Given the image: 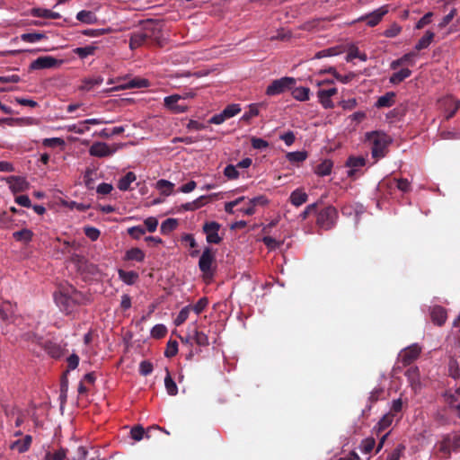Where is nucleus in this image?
Here are the masks:
<instances>
[{"label":"nucleus","mask_w":460,"mask_h":460,"mask_svg":"<svg viewBox=\"0 0 460 460\" xmlns=\"http://www.w3.org/2000/svg\"><path fill=\"white\" fill-rule=\"evenodd\" d=\"M55 301L61 311L71 314L76 305L82 303L83 295L73 287L62 288L54 296Z\"/></svg>","instance_id":"1"},{"label":"nucleus","mask_w":460,"mask_h":460,"mask_svg":"<svg viewBox=\"0 0 460 460\" xmlns=\"http://www.w3.org/2000/svg\"><path fill=\"white\" fill-rule=\"evenodd\" d=\"M366 138L371 145L373 158L378 160L386 155L388 146L392 141L388 135L380 131H373L367 133Z\"/></svg>","instance_id":"2"},{"label":"nucleus","mask_w":460,"mask_h":460,"mask_svg":"<svg viewBox=\"0 0 460 460\" xmlns=\"http://www.w3.org/2000/svg\"><path fill=\"white\" fill-rule=\"evenodd\" d=\"M199 268L203 273L204 278L212 279L216 272V252L210 248L206 247L199 257Z\"/></svg>","instance_id":"3"},{"label":"nucleus","mask_w":460,"mask_h":460,"mask_svg":"<svg viewBox=\"0 0 460 460\" xmlns=\"http://www.w3.org/2000/svg\"><path fill=\"white\" fill-rule=\"evenodd\" d=\"M338 211L333 206H328L317 213L316 225L323 230L332 229L337 221Z\"/></svg>","instance_id":"4"},{"label":"nucleus","mask_w":460,"mask_h":460,"mask_svg":"<svg viewBox=\"0 0 460 460\" xmlns=\"http://www.w3.org/2000/svg\"><path fill=\"white\" fill-rule=\"evenodd\" d=\"M438 450L441 454L440 457L449 458L452 451L460 450V436H445L438 444Z\"/></svg>","instance_id":"5"},{"label":"nucleus","mask_w":460,"mask_h":460,"mask_svg":"<svg viewBox=\"0 0 460 460\" xmlns=\"http://www.w3.org/2000/svg\"><path fill=\"white\" fill-rule=\"evenodd\" d=\"M296 84V80L293 77L285 76L280 79L272 81V83L267 87L266 94L269 96H274L280 94L287 90L293 88Z\"/></svg>","instance_id":"6"},{"label":"nucleus","mask_w":460,"mask_h":460,"mask_svg":"<svg viewBox=\"0 0 460 460\" xmlns=\"http://www.w3.org/2000/svg\"><path fill=\"white\" fill-rule=\"evenodd\" d=\"M141 30L144 34H146V40L149 43L161 45L162 31L158 23L148 20L144 22Z\"/></svg>","instance_id":"7"},{"label":"nucleus","mask_w":460,"mask_h":460,"mask_svg":"<svg viewBox=\"0 0 460 460\" xmlns=\"http://www.w3.org/2000/svg\"><path fill=\"white\" fill-rule=\"evenodd\" d=\"M420 352L421 348L418 344L414 343L400 352L399 361L403 367L410 366L419 358Z\"/></svg>","instance_id":"8"},{"label":"nucleus","mask_w":460,"mask_h":460,"mask_svg":"<svg viewBox=\"0 0 460 460\" xmlns=\"http://www.w3.org/2000/svg\"><path fill=\"white\" fill-rule=\"evenodd\" d=\"M220 227L221 225L216 221H208L203 225L202 229L208 243L218 244L222 242V237L218 234Z\"/></svg>","instance_id":"9"},{"label":"nucleus","mask_w":460,"mask_h":460,"mask_svg":"<svg viewBox=\"0 0 460 460\" xmlns=\"http://www.w3.org/2000/svg\"><path fill=\"white\" fill-rule=\"evenodd\" d=\"M62 63V60H58L51 56H43L33 60L30 65V69L39 70L55 67Z\"/></svg>","instance_id":"10"},{"label":"nucleus","mask_w":460,"mask_h":460,"mask_svg":"<svg viewBox=\"0 0 460 460\" xmlns=\"http://www.w3.org/2000/svg\"><path fill=\"white\" fill-rule=\"evenodd\" d=\"M387 12L386 7H380L370 13L359 17L358 22L365 21L368 26L375 27L381 22Z\"/></svg>","instance_id":"11"},{"label":"nucleus","mask_w":460,"mask_h":460,"mask_svg":"<svg viewBox=\"0 0 460 460\" xmlns=\"http://www.w3.org/2000/svg\"><path fill=\"white\" fill-rule=\"evenodd\" d=\"M182 99L181 95L172 94L166 96L164 100V106L172 111L173 113H183L187 111V106L179 104V101Z\"/></svg>","instance_id":"12"},{"label":"nucleus","mask_w":460,"mask_h":460,"mask_svg":"<svg viewBox=\"0 0 460 460\" xmlns=\"http://www.w3.org/2000/svg\"><path fill=\"white\" fill-rule=\"evenodd\" d=\"M115 149H111L110 146L104 142H95L89 149L92 156L95 157H107L114 154Z\"/></svg>","instance_id":"13"},{"label":"nucleus","mask_w":460,"mask_h":460,"mask_svg":"<svg viewBox=\"0 0 460 460\" xmlns=\"http://www.w3.org/2000/svg\"><path fill=\"white\" fill-rule=\"evenodd\" d=\"M32 437L31 435H25L22 438L11 441L9 448L13 451L18 452L19 454H22L30 449Z\"/></svg>","instance_id":"14"},{"label":"nucleus","mask_w":460,"mask_h":460,"mask_svg":"<svg viewBox=\"0 0 460 460\" xmlns=\"http://www.w3.org/2000/svg\"><path fill=\"white\" fill-rule=\"evenodd\" d=\"M338 93L337 88L332 87L329 89H320L317 92V96L319 99V102L325 109H332L334 107V104L332 101L331 100V97L335 95Z\"/></svg>","instance_id":"15"},{"label":"nucleus","mask_w":460,"mask_h":460,"mask_svg":"<svg viewBox=\"0 0 460 460\" xmlns=\"http://www.w3.org/2000/svg\"><path fill=\"white\" fill-rule=\"evenodd\" d=\"M366 164V159L363 156H349L346 161V166L349 168L348 176L355 178L359 168Z\"/></svg>","instance_id":"16"},{"label":"nucleus","mask_w":460,"mask_h":460,"mask_svg":"<svg viewBox=\"0 0 460 460\" xmlns=\"http://www.w3.org/2000/svg\"><path fill=\"white\" fill-rule=\"evenodd\" d=\"M41 348L53 358H59L64 353L61 346L51 340H45Z\"/></svg>","instance_id":"17"},{"label":"nucleus","mask_w":460,"mask_h":460,"mask_svg":"<svg viewBox=\"0 0 460 460\" xmlns=\"http://www.w3.org/2000/svg\"><path fill=\"white\" fill-rule=\"evenodd\" d=\"M189 330L193 333V341L198 346L208 347L209 345L208 335L198 330L196 323L190 324Z\"/></svg>","instance_id":"18"},{"label":"nucleus","mask_w":460,"mask_h":460,"mask_svg":"<svg viewBox=\"0 0 460 460\" xmlns=\"http://www.w3.org/2000/svg\"><path fill=\"white\" fill-rule=\"evenodd\" d=\"M10 190L13 192H21L28 188V182L22 177L11 176L6 178Z\"/></svg>","instance_id":"19"},{"label":"nucleus","mask_w":460,"mask_h":460,"mask_svg":"<svg viewBox=\"0 0 460 460\" xmlns=\"http://www.w3.org/2000/svg\"><path fill=\"white\" fill-rule=\"evenodd\" d=\"M149 44L146 40V34H144L142 30L135 31L131 34L129 39V48L134 50L143 45Z\"/></svg>","instance_id":"20"},{"label":"nucleus","mask_w":460,"mask_h":460,"mask_svg":"<svg viewBox=\"0 0 460 460\" xmlns=\"http://www.w3.org/2000/svg\"><path fill=\"white\" fill-rule=\"evenodd\" d=\"M430 316L432 322L438 326H442L447 318L446 309L440 305H436L432 308Z\"/></svg>","instance_id":"21"},{"label":"nucleus","mask_w":460,"mask_h":460,"mask_svg":"<svg viewBox=\"0 0 460 460\" xmlns=\"http://www.w3.org/2000/svg\"><path fill=\"white\" fill-rule=\"evenodd\" d=\"M151 429L164 430L159 426H153L149 428L146 431H145L144 428L141 425H137L131 429L130 435L132 439H134L135 441H140L144 438V436H146V438H150L149 432Z\"/></svg>","instance_id":"22"},{"label":"nucleus","mask_w":460,"mask_h":460,"mask_svg":"<svg viewBox=\"0 0 460 460\" xmlns=\"http://www.w3.org/2000/svg\"><path fill=\"white\" fill-rule=\"evenodd\" d=\"M308 196L307 194L300 190L296 189L291 192L289 199L292 205L295 207H299L307 201Z\"/></svg>","instance_id":"23"},{"label":"nucleus","mask_w":460,"mask_h":460,"mask_svg":"<svg viewBox=\"0 0 460 460\" xmlns=\"http://www.w3.org/2000/svg\"><path fill=\"white\" fill-rule=\"evenodd\" d=\"M6 418H13V424L15 427H20L23 421L24 417L19 409L16 407L6 408L4 410Z\"/></svg>","instance_id":"24"},{"label":"nucleus","mask_w":460,"mask_h":460,"mask_svg":"<svg viewBox=\"0 0 460 460\" xmlns=\"http://www.w3.org/2000/svg\"><path fill=\"white\" fill-rule=\"evenodd\" d=\"M394 99L395 93L394 92H388L377 99L376 106L377 108L391 107L395 102Z\"/></svg>","instance_id":"25"},{"label":"nucleus","mask_w":460,"mask_h":460,"mask_svg":"<svg viewBox=\"0 0 460 460\" xmlns=\"http://www.w3.org/2000/svg\"><path fill=\"white\" fill-rule=\"evenodd\" d=\"M98 49L95 45H88L85 47H78L73 49V52L81 59L86 58L88 56H93Z\"/></svg>","instance_id":"26"},{"label":"nucleus","mask_w":460,"mask_h":460,"mask_svg":"<svg viewBox=\"0 0 460 460\" xmlns=\"http://www.w3.org/2000/svg\"><path fill=\"white\" fill-rule=\"evenodd\" d=\"M124 259L126 261L142 262L145 260V252L139 248H131L126 252Z\"/></svg>","instance_id":"27"},{"label":"nucleus","mask_w":460,"mask_h":460,"mask_svg":"<svg viewBox=\"0 0 460 460\" xmlns=\"http://www.w3.org/2000/svg\"><path fill=\"white\" fill-rule=\"evenodd\" d=\"M136 179V174L133 172H128L126 173V175L119 180L118 188L123 191L128 190L130 187V184L135 181Z\"/></svg>","instance_id":"28"},{"label":"nucleus","mask_w":460,"mask_h":460,"mask_svg":"<svg viewBox=\"0 0 460 460\" xmlns=\"http://www.w3.org/2000/svg\"><path fill=\"white\" fill-rule=\"evenodd\" d=\"M411 75V71L409 68H402L400 71L394 73L390 76L389 82L393 84H398L408 78Z\"/></svg>","instance_id":"29"},{"label":"nucleus","mask_w":460,"mask_h":460,"mask_svg":"<svg viewBox=\"0 0 460 460\" xmlns=\"http://www.w3.org/2000/svg\"><path fill=\"white\" fill-rule=\"evenodd\" d=\"M435 37L434 32L430 31H427L425 34L419 40L415 46V49L420 51L421 49H427L430 43L432 42Z\"/></svg>","instance_id":"30"},{"label":"nucleus","mask_w":460,"mask_h":460,"mask_svg":"<svg viewBox=\"0 0 460 460\" xmlns=\"http://www.w3.org/2000/svg\"><path fill=\"white\" fill-rule=\"evenodd\" d=\"M32 236L33 233L28 228H22L13 233V237L14 240L22 242L24 243H29L32 239Z\"/></svg>","instance_id":"31"},{"label":"nucleus","mask_w":460,"mask_h":460,"mask_svg":"<svg viewBox=\"0 0 460 460\" xmlns=\"http://www.w3.org/2000/svg\"><path fill=\"white\" fill-rule=\"evenodd\" d=\"M332 166L333 163L329 159H325L316 166L314 172L319 176H326L331 174Z\"/></svg>","instance_id":"32"},{"label":"nucleus","mask_w":460,"mask_h":460,"mask_svg":"<svg viewBox=\"0 0 460 460\" xmlns=\"http://www.w3.org/2000/svg\"><path fill=\"white\" fill-rule=\"evenodd\" d=\"M76 19L86 24H93L97 21L95 14L93 12L86 10L80 11L76 14Z\"/></svg>","instance_id":"33"},{"label":"nucleus","mask_w":460,"mask_h":460,"mask_svg":"<svg viewBox=\"0 0 460 460\" xmlns=\"http://www.w3.org/2000/svg\"><path fill=\"white\" fill-rule=\"evenodd\" d=\"M164 385L168 394L174 396L178 393V387L176 383L171 376L169 370L166 368V376L164 378Z\"/></svg>","instance_id":"34"},{"label":"nucleus","mask_w":460,"mask_h":460,"mask_svg":"<svg viewBox=\"0 0 460 460\" xmlns=\"http://www.w3.org/2000/svg\"><path fill=\"white\" fill-rule=\"evenodd\" d=\"M177 226H178L177 219L167 218L162 223V225L160 226V231L163 234H168L171 232H172L173 230H175Z\"/></svg>","instance_id":"35"},{"label":"nucleus","mask_w":460,"mask_h":460,"mask_svg":"<svg viewBox=\"0 0 460 460\" xmlns=\"http://www.w3.org/2000/svg\"><path fill=\"white\" fill-rule=\"evenodd\" d=\"M16 305H13L10 302H2V320L13 319L14 317Z\"/></svg>","instance_id":"36"},{"label":"nucleus","mask_w":460,"mask_h":460,"mask_svg":"<svg viewBox=\"0 0 460 460\" xmlns=\"http://www.w3.org/2000/svg\"><path fill=\"white\" fill-rule=\"evenodd\" d=\"M310 89L308 87H296L292 91V96L300 102L309 100Z\"/></svg>","instance_id":"37"},{"label":"nucleus","mask_w":460,"mask_h":460,"mask_svg":"<svg viewBox=\"0 0 460 460\" xmlns=\"http://www.w3.org/2000/svg\"><path fill=\"white\" fill-rule=\"evenodd\" d=\"M118 273L119 279L128 285L134 284L137 279L138 278L137 273H136L135 271H126L123 270H119Z\"/></svg>","instance_id":"38"},{"label":"nucleus","mask_w":460,"mask_h":460,"mask_svg":"<svg viewBox=\"0 0 460 460\" xmlns=\"http://www.w3.org/2000/svg\"><path fill=\"white\" fill-rule=\"evenodd\" d=\"M393 420L394 414L386 413L381 418L375 429H376L377 432L380 433L386 429L392 424Z\"/></svg>","instance_id":"39"},{"label":"nucleus","mask_w":460,"mask_h":460,"mask_svg":"<svg viewBox=\"0 0 460 460\" xmlns=\"http://www.w3.org/2000/svg\"><path fill=\"white\" fill-rule=\"evenodd\" d=\"M206 199L205 196H201L192 202L184 203L181 206V208H179V211H181V210L192 211V210L198 209L199 208H200L201 206L204 205L203 199Z\"/></svg>","instance_id":"40"},{"label":"nucleus","mask_w":460,"mask_h":460,"mask_svg":"<svg viewBox=\"0 0 460 460\" xmlns=\"http://www.w3.org/2000/svg\"><path fill=\"white\" fill-rule=\"evenodd\" d=\"M286 156L290 163L297 164L304 162L308 155L305 151H296L288 153Z\"/></svg>","instance_id":"41"},{"label":"nucleus","mask_w":460,"mask_h":460,"mask_svg":"<svg viewBox=\"0 0 460 460\" xmlns=\"http://www.w3.org/2000/svg\"><path fill=\"white\" fill-rule=\"evenodd\" d=\"M21 39L25 42L34 43L46 39V34L43 32H28L22 34Z\"/></svg>","instance_id":"42"},{"label":"nucleus","mask_w":460,"mask_h":460,"mask_svg":"<svg viewBox=\"0 0 460 460\" xmlns=\"http://www.w3.org/2000/svg\"><path fill=\"white\" fill-rule=\"evenodd\" d=\"M263 105H264L263 103L250 104L249 111L244 112V114L242 116V120L250 121V119L252 118L258 116L259 115V108Z\"/></svg>","instance_id":"43"},{"label":"nucleus","mask_w":460,"mask_h":460,"mask_svg":"<svg viewBox=\"0 0 460 460\" xmlns=\"http://www.w3.org/2000/svg\"><path fill=\"white\" fill-rule=\"evenodd\" d=\"M174 184L167 180H159L156 182V188L161 191L164 195H170L172 191Z\"/></svg>","instance_id":"44"},{"label":"nucleus","mask_w":460,"mask_h":460,"mask_svg":"<svg viewBox=\"0 0 460 460\" xmlns=\"http://www.w3.org/2000/svg\"><path fill=\"white\" fill-rule=\"evenodd\" d=\"M67 449L60 447L53 453L48 452L45 456V460H66Z\"/></svg>","instance_id":"45"},{"label":"nucleus","mask_w":460,"mask_h":460,"mask_svg":"<svg viewBox=\"0 0 460 460\" xmlns=\"http://www.w3.org/2000/svg\"><path fill=\"white\" fill-rule=\"evenodd\" d=\"M103 78L102 76L86 78L83 82L82 89L84 91H91L94 86L102 84Z\"/></svg>","instance_id":"46"},{"label":"nucleus","mask_w":460,"mask_h":460,"mask_svg":"<svg viewBox=\"0 0 460 460\" xmlns=\"http://www.w3.org/2000/svg\"><path fill=\"white\" fill-rule=\"evenodd\" d=\"M376 446V440L374 438H367L361 441L359 446L360 450L364 454H370Z\"/></svg>","instance_id":"47"},{"label":"nucleus","mask_w":460,"mask_h":460,"mask_svg":"<svg viewBox=\"0 0 460 460\" xmlns=\"http://www.w3.org/2000/svg\"><path fill=\"white\" fill-rule=\"evenodd\" d=\"M191 311V305H186L183 307L178 314L177 317L174 320V324L176 326L181 325L189 317L190 312Z\"/></svg>","instance_id":"48"},{"label":"nucleus","mask_w":460,"mask_h":460,"mask_svg":"<svg viewBox=\"0 0 460 460\" xmlns=\"http://www.w3.org/2000/svg\"><path fill=\"white\" fill-rule=\"evenodd\" d=\"M167 333V328L164 324H156L151 330V336L155 339L164 338Z\"/></svg>","instance_id":"49"},{"label":"nucleus","mask_w":460,"mask_h":460,"mask_svg":"<svg viewBox=\"0 0 460 460\" xmlns=\"http://www.w3.org/2000/svg\"><path fill=\"white\" fill-rule=\"evenodd\" d=\"M178 353V342L176 341L170 340L167 342V346L164 351L166 358H172Z\"/></svg>","instance_id":"50"},{"label":"nucleus","mask_w":460,"mask_h":460,"mask_svg":"<svg viewBox=\"0 0 460 460\" xmlns=\"http://www.w3.org/2000/svg\"><path fill=\"white\" fill-rule=\"evenodd\" d=\"M413 56H414V53H407V54L403 55L402 58H400L396 60H394L391 63L390 67L394 70L397 69L400 66H402L403 64L410 62Z\"/></svg>","instance_id":"51"},{"label":"nucleus","mask_w":460,"mask_h":460,"mask_svg":"<svg viewBox=\"0 0 460 460\" xmlns=\"http://www.w3.org/2000/svg\"><path fill=\"white\" fill-rule=\"evenodd\" d=\"M239 172L237 171V166L233 164H228L224 169V175L229 180H235L239 177Z\"/></svg>","instance_id":"52"},{"label":"nucleus","mask_w":460,"mask_h":460,"mask_svg":"<svg viewBox=\"0 0 460 460\" xmlns=\"http://www.w3.org/2000/svg\"><path fill=\"white\" fill-rule=\"evenodd\" d=\"M222 111L224 112V115L230 119L241 111V107L240 104H229Z\"/></svg>","instance_id":"53"},{"label":"nucleus","mask_w":460,"mask_h":460,"mask_svg":"<svg viewBox=\"0 0 460 460\" xmlns=\"http://www.w3.org/2000/svg\"><path fill=\"white\" fill-rule=\"evenodd\" d=\"M128 234L132 238L138 240L146 234V229L141 226H132L128 229Z\"/></svg>","instance_id":"54"},{"label":"nucleus","mask_w":460,"mask_h":460,"mask_svg":"<svg viewBox=\"0 0 460 460\" xmlns=\"http://www.w3.org/2000/svg\"><path fill=\"white\" fill-rule=\"evenodd\" d=\"M84 233L91 241H96L101 234L100 230L93 226H85Z\"/></svg>","instance_id":"55"},{"label":"nucleus","mask_w":460,"mask_h":460,"mask_svg":"<svg viewBox=\"0 0 460 460\" xmlns=\"http://www.w3.org/2000/svg\"><path fill=\"white\" fill-rule=\"evenodd\" d=\"M111 29H87L83 31V34L88 37H100L106 33H109Z\"/></svg>","instance_id":"56"},{"label":"nucleus","mask_w":460,"mask_h":460,"mask_svg":"<svg viewBox=\"0 0 460 460\" xmlns=\"http://www.w3.org/2000/svg\"><path fill=\"white\" fill-rule=\"evenodd\" d=\"M405 450L403 444H399L388 456L387 460H400L401 456Z\"/></svg>","instance_id":"57"},{"label":"nucleus","mask_w":460,"mask_h":460,"mask_svg":"<svg viewBox=\"0 0 460 460\" xmlns=\"http://www.w3.org/2000/svg\"><path fill=\"white\" fill-rule=\"evenodd\" d=\"M338 54H339V51H338L337 48H329V49H323L321 51L316 52L314 55V58L319 59V58H326V57H332V56H335Z\"/></svg>","instance_id":"58"},{"label":"nucleus","mask_w":460,"mask_h":460,"mask_svg":"<svg viewBox=\"0 0 460 460\" xmlns=\"http://www.w3.org/2000/svg\"><path fill=\"white\" fill-rule=\"evenodd\" d=\"M402 31V27L397 23H393L384 31V35L387 38L396 37Z\"/></svg>","instance_id":"59"},{"label":"nucleus","mask_w":460,"mask_h":460,"mask_svg":"<svg viewBox=\"0 0 460 460\" xmlns=\"http://www.w3.org/2000/svg\"><path fill=\"white\" fill-rule=\"evenodd\" d=\"M208 305V299L207 297H201L193 306H191V310H193L197 314H199L204 311Z\"/></svg>","instance_id":"60"},{"label":"nucleus","mask_w":460,"mask_h":460,"mask_svg":"<svg viewBox=\"0 0 460 460\" xmlns=\"http://www.w3.org/2000/svg\"><path fill=\"white\" fill-rule=\"evenodd\" d=\"M153 364L149 361L144 360L140 362L139 373L140 375L146 376L153 372Z\"/></svg>","instance_id":"61"},{"label":"nucleus","mask_w":460,"mask_h":460,"mask_svg":"<svg viewBox=\"0 0 460 460\" xmlns=\"http://www.w3.org/2000/svg\"><path fill=\"white\" fill-rule=\"evenodd\" d=\"M251 145L254 149L259 150L267 148L269 146V143L266 140L256 137H252L251 138Z\"/></svg>","instance_id":"62"},{"label":"nucleus","mask_w":460,"mask_h":460,"mask_svg":"<svg viewBox=\"0 0 460 460\" xmlns=\"http://www.w3.org/2000/svg\"><path fill=\"white\" fill-rule=\"evenodd\" d=\"M23 339L29 341H31L32 343H35L37 345L42 346V343L44 342V339L41 336H39L38 334L34 332H27L23 335Z\"/></svg>","instance_id":"63"},{"label":"nucleus","mask_w":460,"mask_h":460,"mask_svg":"<svg viewBox=\"0 0 460 460\" xmlns=\"http://www.w3.org/2000/svg\"><path fill=\"white\" fill-rule=\"evenodd\" d=\"M23 339L29 341H31L32 343H35L37 345L42 346V343L44 342V339L41 336H39L38 334L34 332H27L23 335Z\"/></svg>","instance_id":"64"}]
</instances>
